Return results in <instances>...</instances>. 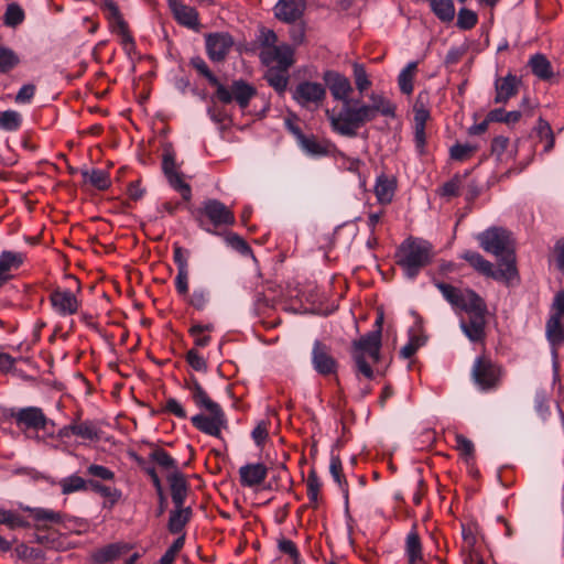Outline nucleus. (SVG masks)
<instances>
[{"mask_svg": "<svg viewBox=\"0 0 564 564\" xmlns=\"http://www.w3.org/2000/svg\"><path fill=\"white\" fill-rule=\"evenodd\" d=\"M371 104L356 102L343 105L340 111L326 109L325 113L334 132L348 138L357 135L358 130L378 116L394 118L397 106L383 94L371 93Z\"/></svg>", "mask_w": 564, "mask_h": 564, "instance_id": "f257e3e1", "label": "nucleus"}, {"mask_svg": "<svg viewBox=\"0 0 564 564\" xmlns=\"http://www.w3.org/2000/svg\"><path fill=\"white\" fill-rule=\"evenodd\" d=\"M433 246L421 238H408L398 248L397 264L409 279H414L420 271L431 263L433 259Z\"/></svg>", "mask_w": 564, "mask_h": 564, "instance_id": "f03ea898", "label": "nucleus"}, {"mask_svg": "<svg viewBox=\"0 0 564 564\" xmlns=\"http://www.w3.org/2000/svg\"><path fill=\"white\" fill-rule=\"evenodd\" d=\"M381 346L379 332H369L352 341L351 357L357 375H361L368 380L373 378L372 366L380 361Z\"/></svg>", "mask_w": 564, "mask_h": 564, "instance_id": "7ed1b4c3", "label": "nucleus"}, {"mask_svg": "<svg viewBox=\"0 0 564 564\" xmlns=\"http://www.w3.org/2000/svg\"><path fill=\"white\" fill-rule=\"evenodd\" d=\"M205 219L215 228L231 226L236 221L234 213L224 203L214 198L203 202L202 207L196 212V220L199 227L214 234L215 231L206 226Z\"/></svg>", "mask_w": 564, "mask_h": 564, "instance_id": "20e7f679", "label": "nucleus"}, {"mask_svg": "<svg viewBox=\"0 0 564 564\" xmlns=\"http://www.w3.org/2000/svg\"><path fill=\"white\" fill-rule=\"evenodd\" d=\"M553 313L549 317L545 325L546 339L552 347V356L557 358V349L564 343V325L562 318L564 316V291H558L552 303Z\"/></svg>", "mask_w": 564, "mask_h": 564, "instance_id": "39448f33", "label": "nucleus"}, {"mask_svg": "<svg viewBox=\"0 0 564 564\" xmlns=\"http://www.w3.org/2000/svg\"><path fill=\"white\" fill-rule=\"evenodd\" d=\"M501 373V368L486 356L477 357L471 369L473 380L482 391L496 389Z\"/></svg>", "mask_w": 564, "mask_h": 564, "instance_id": "423d86ee", "label": "nucleus"}, {"mask_svg": "<svg viewBox=\"0 0 564 564\" xmlns=\"http://www.w3.org/2000/svg\"><path fill=\"white\" fill-rule=\"evenodd\" d=\"M17 426L24 433L28 431L36 432L35 438L41 440L37 432L47 431L50 426H54V422L50 420L41 408L26 406L18 410L12 414Z\"/></svg>", "mask_w": 564, "mask_h": 564, "instance_id": "0eeeda50", "label": "nucleus"}, {"mask_svg": "<svg viewBox=\"0 0 564 564\" xmlns=\"http://www.w3.org/2000/svg\"><path fill=\"white\" fill-rule=\"evenodd\" d=\"M256 94L257 89L242 79L234 80L230 87L220 83L216 88V97L220 102L230 104L236 101L242 110L249 106Z\"/></svg>", "mask_w": 564, "mask_h": 564, "instance_id": "6e6552de", "label": "nucleus"}, {"mask_svg": "<svg viewBox=\"0 0 564 564\" xmlns=\"http://www.w3.org/2000/svg\"><path fill=\"white\" fill-rule=\"evenodd\" d=\"M292 97L301 107L316 109L326 98V87L317 82L303 80L295 86Z\"/></svg>", "mask_w": 564, "mask_h": 564, "instance_id": "1a4fd4ad", "label": "nucleus"}, {"mask_svg": "<svg viewBox=\"0 0 564 564\" xmlns=\"http://www.w3.org/2000/svg\"><path fill=\"white\" fill-rule=\"evenodd\" d=\"M313 369L323 377L336 376L339 364L332 352V347L322 340H315L311 357Z\"/></svg>", "mask_w": 564, "mask_h": 564, "instance_id": "9d476101", "label": "nucleus"}, {"mask_svg": "<svg viewBox=\"0 0 564 564\" xmlns=\"http://www.w3.org/2000/svg\"><path fill=\"white\" fill-rule=\"evenodd\" d=\"M480 247L489 253L497 257L506 253L510 254L511 238L510 234L501 228H490L477 237Z\"/></svg>", "mask_w": 564, "mask_h": 564, "instance_id": "9b49d317", "label": "nucleus"}, {"mask_svg": "<svg viewBox=\"0 0 564 564\" xmlns=\"http://www.w3.org/2000/svg\"><path fill=\"white\" fill-rule=\"evenodd\" d=\"M162 170L170 186L178 192L185 202H189L192 198L191 185L185 182L183 174L178 172L173 153L165 152L163 154Z\"/></svg>", "mask_w": 564, "mask_h": 564, "instance_id": "f8f14e48", "label": "nucleus"}, {"mask_svg": "<svg viewBox=\"0 0 564 564\" xmlns=\"http://www.w3.org/2000/svg\"><path fill=\"white\" fill-rule=\"evenodd\" d=\"M208 413V415L196 414L191 417V422L202 433L220 438L221 431L228 427L226 414L223 409Z\"/></svg>", "mask_w": 564, "mask_h": 564, "instance_id": "ddd939ff", "label": "nucleus"}, {"mask_svg": "<svg viewBox=\"0 0 564 564\" xmlns=\"http://www.w3.org/2000/svg\"><path fill=\"white\" fill-rule=\"evenodd\" d=\"M206 52L213 62H223L234 45L232 36L227 32L205 35Z\"/></svg>", "mask_w": 564, "mask_h": 564, "instance_id": "4468645a", "label": "nucleus"}, {"mask_svg": "<svg viewBox=\"0 0 564 564\" xmlns=\"http://www.w3.org/2000/svg\"><path fill=\"white\" fill-rule=\"evenodd\" d=\"M323 80L335 100L341 101L343 105L350 104L352 86L346 76L335 70H326L323 74Z\"/></svg>", "mask_w": 564, "mask_h": 564, "instance_id": "2eb2a0df", "label": "nucleus"}, {"mask_svg": "<svg viewBox=\"0 0 564 564\" xmlns=\"http://www.w3.org/2000/svg\"><path fill=\"white\" fill-rule=\"evenodd\" d=\"M52 308L59 316H70L78 312L80 301L69 290L56 289L50 294Z\"/></svg>", "mask_w": 564, "mask_h": 564, "instance_id": "dca6fc26", "label": "nucleus"}, {"mask_svg": "<svg viewBox=\"0 0 564 564\" xmlns=\"http://www.w3.org/2000/svg\"><path fill=\"white\" fill-rule=\"evenodd\" d=\"M26 253L22 251L3 250L0 253V288L14 278L25 262Z\"/></svg>", "mask_w": 564, "mask_h": 564, "instance_id": "f3484780", "label": "nucleus"}, {"mask_svg": "<svg viewBox=\"0 0 564 564\" xmlns=\"http://www.w3.org/2000/svg\"><path fill=\"white\" fill-rule=\"evenodd\" d=\"M463 545L462 550L466 554V564H485L478 546L477 528L473 524L462 525Z\"/></svg>", "mask_w": 564, "mask_h": 564, "instance_id": "a211bd4d", "label": "nucleus"}, {"mask_svg": "<svg viewBox=\"0 0 564 564\" xmlns=\"http://www.w3.org/2000/svg\"><path fill=\"white\" fill-rule=\"evenodd\" d=\"M306 0H279L274 7V17L288 24L302 19Z\"/></svg>", "mask_w": 564, "mask_h": 564, "instance_id": "6ab92c4d", "label": "nucleus"}, {"mask_svg": "<svg viewBox=\"0 0 564 564\" xmlns=\"http://www.w3.org/2000/svg\"><path fill=\"white\" fill-rule=\"evenodd\" d=\"M131 545L124 542H116L95 549L89 554L94 564H108L117 561L131 550Z\"/></svg>", "mask_w": 564, "mask_h": 564, "instance_id": "aec40b11", "label": "nucleus"}, {"mask_svg": "<svg viewBox=\"0 0 564 564\" xmlns=\"http://www.w3.org/2000/svg\"><path fill=\"white\" fill-rule=\"evenodd\" d=\"M521 85V79L509 73L503 77H497L495 80V98L496 104H507L512 97H514Z\"/></svg>", "mask_w": 564, "mask_h": 564, "instance_id": "412c9836", "label": "nucleus"}, {"mask_svg": "<svg viewBox=\"0 0 564 564\" xmlns=\"http://www.w3.org/2000/svg\"><path fill=\"white\" fill-rule=\"evenodd\" d=\"M268 476V467L262 463L246 464L239 468V481L242 487L260 486Z\"/></svg>", "mask_w": 564, "mask_h": 564, "instance_id": "4be33fe9", "label": "nucleus"}, {"mask_svg": "<svg viewBox=\"0 0 564 564\" xmlns=\"http://www.w3.org/2000/svg\"><path fill=\"white\" fill-rule=\"evenodd\" d=\"M267 63H275V68L288 70L294 64V48L289 44L273 46L262 53Z\"/></svg>", "mask_w": 564, "mask_h": 564, "instance_id": "5701e85b", "label": "nucleus"}, {"mask_svg": "<svg viewBox=\"0 0 564 564\" xmlns=\"http://www.w3.org/2000/svg\"><path fill=\"white\" fill-rule=\"evenodd\" d=\"M167 4L180 24L189 29L198 25V12L194 8L184 4L181 0H167Z\"/></svg>", "mask_w": 564, "mask_h": 564, "instance_id": "b1692460", "label": "nucleus"}, {"mask_svg": "<svg viewBox=\"0 0 564 564\" xmlns=\"http://www.w3.org/2000/svg\"><path fill=\"white\" fill-rule=\"evenodd\" d=\"M460 328L470 341H482L486 337V314L469 315L468 321L460 322Z\"/></svg>", "mask_w": 564, "mask_h": 564, "instance_id": "393cba45", "label": "nucleus"}, {"mask_svg": "<svg viewBox=\"0 0 564 564\" xmlns=\"http://www.w3.org/2000/svg\"><path fill=\"white\" fill-rule=\"evenodd\" d=\"M167 481L174 507L180 508L184 506L189 489L185 476L180 471H174L169 475Z\"/></svg>", "mask_w": 564, "mask_h": 564, "instance_id": "a878e982", "label": "nucleus"}, {"mask_svg": "<svg viewBox=\"0 0 564 564\" xmlns=\"http://www.w3.org/2000/svg\"><path fill=\"white\" fill-rule=\"evenodd\" d=\"M404 549L409 564H420L423 562V547L416 524H413L408 533Z\"/></svg>", "mask_w": 564, "mask_h": 564, "instance_id": "bb28decb", "label": "nucleus"}, {"mask_svg": "<svg viewBox=\"0 0 564 564\" xmlns=\"http://www.w3.org/2000/svg\"><path fill=\"white\" fill-rule=\"evenodd\" d=\"M397 189V181L394 177H390L386 174H380L377 177L376 186H375V194L377 197V200L380 204H389L392 202L394 193Z\"/></svg>", "mask_w": 564, "mask_h": 564, "instance_id": "cd10ccee", "label": "nucleus"}, {"mask_svg": "<svg viewBox=\"0 0 564 564\" xmlns=\"http://www.w3.org/2000/svg\"><path fill=\"white\" fill-rule=\"evenodd\" d=\"M459 310L465 311L468 315L487 314L485 301L470 289H465Z\"/></svg>", "mask_w": 564, "mask_h": 564, "instance_id": "c85d7f7f", "label": "nucleus"}, {"mask_svg": "<svg viewBox=\"0 0 564 564\" xmlns=\"http://www.w3.org/2000/svg\"><path fill=\"white\" fill-rule=\"evenodd\" d=\"M192 509L189 507H180L171 511L167 529L172 534L182 533L185 525L189 522Z\"/></svg>", "mask_w": 564, "mask_h": 564, "instance_id": "c756f323", "label": "nucleus"}, {"mask_svg": "<svg viewBox=\"0 0 564 564\" xmlns=\"http://www.w3.org/2000/svg\"><path fill=\"white\" fill-rule=\"evenodd\" d=\"M297 144L304 153L311 156H324L329 152L328 143L319 140L314 134H305L304 139H302Z\"/></svg>", "mask_w": 564, "mask_h": 564, "instance_id": "7c9ffc66", "label": "nucleus"}, {"mask_svg": "<svg viewBox=\"0 0 564 564\" xmlns=\"http://www.w3.org/2000/svg\"><path fill=\"white\" fill-rule=\"evenodd\" d=\"M188 389L192 393L194 403L198 408L204 409L207 412L221 409V406L217 402L213 401L209 398V395L198 381H193L188 386Z\"/></svg>", "mask_w": 564, "mask_h": 564, "instance_id": "2f4dec72", "label": "nucleus"}, {"mask_svg": "<svg viewBox=\"0 0 564 564\" xmlns=\"http://www.w3.org/2000/svg\"><path fill=\"white\" fill-rule=\"evenodd\" d=\"M430 9L443 23H451L455 18L456 10L453 0H434Z\"/></svg>", "mask_w": 564, "mask_h": 564, "instance_id": "473e14b6", "label": "nucleus"}, {"mask_svg": "<svg viewBox=\"0 0 564 564\" xmlns=\"http://www.w3.org/2000/svg\"><path fill=\"white\" fill-rule=\"evenodd\" d=\"M488 278H492L497 281H503L508 284L517 279L518 270L512 253L506 256L505 262L500 269L495 270L492 268V274H489Z\"/></svg>", "mask_w": 564, "mask_h": 564, "instance_id": "72a5a7b5", "label": "nucleus"}, {"mask_svg": "<svg viewBox=\"0 0 564 564\" xmlns=\"http://www.w3.org/2000/svg\"><path fill=\"white\" fill-rule=\"evenodd\" d=\"M460 258L466 260L478 273L485 276L492 274V263L486 260L480 253L471 250H466L460 254Z\"/></svg>", "mask_w": 564, "mask_h": 564, "instance_id": "f704fd0d", "label": "nucleus"}, {"mask_svg": "<svg viewBox=\"0 0 564 564\" xmlns=\"http://www.w3.org/2000/svg\"><path fill=\"white\" fill-rule=\"evenodd\" d=\"M532 73L542 80L553 76L551 63L543 54H535L529 61Z\"/></svg>", "mask_w": 564, "mask_h": 564, "instance_id": "c9c22d12", "label": "nucleus"}, {"mask_svg": "<svg viewBox=\"0 0 564 564\" xmlns=\"http://www.w3.org/2000/svg\"><path fill=\"white\" fill-rule=\"evenodd\" d=\"M435 286L453 307L459 308L465 290H460L445 282H435Z\"/></svg>", "mask_w": 564, "mask_h": 564, "instance_id": "e433bc0d", "label": "nucleus"}, {"mask_svg": "<svg viewBox=\"0 0 564 564\" xmlns=\"http://www.w3.org/2000/svg\"><path fill=\"white\" fill-rule=\"evenodd\" d=\"M83 176L86 182L90 183L99 191H105L111 185L109 173L104 170L93 169L90 171H84Z\"/></svg>", "mask_w": 564, "mask_h": 564, "instance_id": "4c0bfd02", "label": "nucleus"}, {"mask_svg": "<svg viewBox=\"0 0 564 564\" xmlns=\"http://www.w3.org/2000/svg\"><path fill=\"white\" fill-rule=\"evenodd\" d=\"M265 79L271 87L279 94H282L285 91L289 83L288 70L271 67L265 74Z\"/></svg>", "mask_w": 564, "mask_h": 564, "instance_id": "58836bf2", "label": "nucleus"}, {"mask_svg": "<svg viewBox=\"0 0 564 564\" xmlns=\"http://www.w3.org/2000/svg\"><path fill=\"white\" fill-rule=\"evenodd\" d=\"M417 63H409L399 74L398 84L400 90L405 95H411L413 91V79L416 73Z\"/></svg>", "mask_w": 564, "mask_h": 564, "instance_id": "ea45409f", "label": "nucleus"}, {"mask_svg": "<svg viewBox=\"0 0 564 564\" xmlns=\"http://www.w3.org/2000/svg\"><path fill=\"white\" fill-rule=\"evenodd\" d=\"M88 481L78 475H70L62 478L58 481L63 495H70L77 491H85L87 489Z\"/></svg>", "mask_w": 564, "mask_h": 564, "instance_id": "a19ab883", "label": "nucleus"}, {"mask_svg": "<svg viewBox=\"0 0 564 564\" xmlns=\"http://www.w3.org/2000/svg\"><path fill=\"white\" fill-rule=\"evenodd\" d=\"M21 59L20 56L10 47L3 46L0 48V73L8 74L13 70Z\"/></svg>", "mask_w": 564, "mask_h": 564, "instance_id": "79ce46f5", "label": "nucleus"}, {"mask_svg": "<svg viewBox=\"0 0 564 564\" xmlns=\"http://www.w3.org/2000/svg\"><path fill=\"white\" fill-rule=\"evenodd\" d=\"M88 484L94 492L99 494L101 497L109 500L110 507L116 505L122 496L121 490L116 487H109L94 480H89Z\"/></svg>", "mask_w": 564, "mask_h": 564, "instance_id": "37998d69", "label": "nucleus"}, {"mask_svg": "<svg viewBox=\"0 0 564 564\" xmlns=\"http://www.w3.org/2000/svg\"><path fill=\"white\" fill-rule=\"evenodd\" d=\"M22 124V116L17 110L0 112V129L4 131H17Z\"/></svg>", "mask_w": 564, "mask_h": 564, "instance_id": "c03bdc74", "label": "nucleus"}, {"mask_svg": "<svg viewBox=\"0 0 564 564\" xmlns=\"http://www.w3.org/2000/svg\"><path fill=\"white\" fill-rule=\"evenodd\" d=\"M74 436L94 441L98 438V427L97 425L91 421H74Z\"/></svg>", "mask_w": 564, "mask_h": 564, "instance_id": "a18cd8bd", "label": "nucleus"}, {"mask_svg": "<svg viewBox=\"0 0 564 564\" xmlns=\"http://www.w3.org/2000/svg\"><path fill=\"white\" fill-rule=\"evenodd\" d=\"M150 459L161 466L163 469L178 471L177 462L163 448H155L150 454Z\"/></svg>", "mask_w": 564, "mask_h": 564, "instance_id": "49530a36", "label": "nucleus"}, {"mask_svg": "<svg viewBox=\"0 0 564 564\" xmlns=\"http://www.w3.org/2000/svg\"><path fill=\"white\" fill-rule=\"evenodd\" d=\"M213 325L195 324L188 329L189 335L194 338V344L197 347H206L210 343V336L206 333L213 330Z\"/></svg>", "mask_w": 564, "mask_h": 564, "instance_id": "de8ad7c7", "label": "nucleus"}, {"mask_svg": "<svg viewBox=\"0 0 564 564\" xmlns=\"http://www.w3.org/2000/svg\"><path fill=\"white\" fill-rule=\"evenodd\" d=\"M26 510L32 514L33 519L37 522L48 521L53 523H59L63 520V514L61 512L51 509L26 508Z\"/></svg>", "mask_w": 564, "mask_h": 564, "instance_id": "09e8293b", "label": "nucleus"}, {"mask_svg": "<svg viewBox=\"0 0 564 564\" xmlns=\"http://www.w3.org/2000/svg\"><path fill=\"white\" fill-rule=\"evenodd\" d=\"M455 448L459 453V455L467 462H471L475 457V446L474 443L464 436L463 434H456L455 436Z\"/></svg>", "mask_w": 564, "mask_h": 564, "instance_id": "8fccbe9b", "label": "nucleus"}, {"mask_svg": "<svg viewBox=\"0 0 564 564\" xmlns=\"http://www.w3.org/2000/svg\"><path fill=\"white\" fill-rule=\"evenodd\" d=\"M468 175V172L462 174H455L448 182L440 188V195L443 197H456L459 195V189L463 180Z\"/></svg>", "mask_w": 564, "mask_h": 564, "instance_id": "3c124183", "label": "nucleus"}, {"mask_svg": "<svg viewBox=\"0 0 564 564\" xmlns=\"http://www.w3.org/2000/svg\"><path fill=\"white\" fill-rule=\"evenodd\" d=\"M189 64L199 75L205 77L212 86H214L215 88L218 87L220 82L212 73V70L209 69L208 65L206 64V62L202 57H199V56L193 57L191 59Z\"/></svg>", "mask_w": 564, "mask_h": 564, "instance_id": "603ef678", "label": "nucleus"}, {"mask_svg": "<svg viewBox=\"0 0 564 564\" xmlns=\"http://www.w3.org/2000/svg\"><path fill=\"white\" fill-rule=\"evenodd\" d=\"M24 11L17 3H11L7 7L3 21L4 24L11 28H15L24 21Z\"/></svg>", "mask_w": 564, "mask_h": 564, "instance_id": "864d4df0", "label": "nucleus"}, {"mask_svg": "<svg viewBox=\"0 0 564 564\" xmlns=\"http://www.w3.org/2000/svg\"><path fill=\"white\" fill-rule=\"evenodd\" d=\"M522 117L518 110L505 111V109H494L488 113V120L503 123H516Z\"/></svg>", "mask_w": 564, "mask_h": 564, "instance_id": "5fc2aeb1", "label": "nucleus"}, {"mask_svg": "<svg viewBox=\"0 0 564 564\" xmlns=\"http://www.w3.org/2000/svg\"><path fill=\"white\" fill-rule=\"evenodd\" d=\"M535 130L540 139L547 138V143L544 144V152L549 153L552 151L555 144V137L550 123L539 118Z\"/></svg>", "mask_w": 564, "mask_h": 564, "instance_id": "6e6d98bb", "label": "nucleus"}, {"mask_svg": "<svg viewBox=\"0 0 564 564\" xmlns=\"http://www.w3.org/2000/svg\"><path fill=\"white\" fill-rule=\"evenodd\" d=\"M0 524H6L10 529L25 528L29 523L17 512L0 509Z\"/></svg>", "mask_w": 564, "mask_h": 564, "instance_id": "4d7b16f0", "label": "nucleus"}, {"mask_svg": "<svg viewBox=\"0 0 564 564\" xmlns=\"http://www.w3.org/2000/svg\"><path fill=\"white\" fill-rule=\"evenodd\" d=\"M478 22V15L475 11L467 8H462L457 14L456 25L460 30H470Z\"/></svg>", "mask_w": 564, "mask_h": 564, "instance_id": "13d9d810", "label": "nucleus"}, {"mask_svg": "<svg viewBox=\"0 0 564 564\" xmlns=\"http://www.w3.org/2000/svg\"><path fill=\"white\" fill-rule=\"evenodd\" d=\"M189 305L196 310H204L209 301V292L204 288H198L192 294L185 296Z\"/></svg>", "mask_w": 564, "mask_h": 564, "instance_id": "bf43d9fd", "label": "nucleus"}, {"mask_svg": "<svg viewBox=\"0 0 564 564\" xmlns=\"http://www.w3.org/2000/svg\"><path fill=\"white\" fill-rule=\"evenodd\" d=\"M355 84L359 93L366 91L371 86L366 68L362 64L355 63L352 66Z\"/></svg>", "mask_w": 564, "mask_h": 564, "instance_id": "052dcab7", "label": "nucleus"}, {"mask_svg": "<svg viewBox=\"0 0 564 564\" xmlns=\"http://www.w3.org/2000/svg\"><path fill=\"white\" fill-rule=\"evenodd\" d=\"M476 151L477 148L471 144L456 143L451 148V158L456 161H465L469 159Z\"/></svg>", "mask_w": 564, "mask_h": 564, "instance_id": "680f3d73", "label": "nucleus"}, {"mask_svg": "<svg viewBox=\"0 0 564 564\" xmlns=\"http://www.w3.org/2000/svg\"><path fill=\"white\" fill-rule=\"evenodd\" d=\"M307 497L311 502L317 503L322 484L314 471H311L306 479Z\"/></svg>", "mask_w": 564, "mask_h": 564, "instance_id": "e2e57ef3", "label": "nucleus"}, {"mask_svg": "<svg viewBox=\"0 0 564 564\" xmlns=\"http://www.w3.org/2000/svg\"><path fill=\"white\" fill-rule=\"evenodd\" d=\"M278 549L280 552L288 554L294 561V564L300 562V552L293 541L281 538L278 540Z\"/></svg>", "mask_w": 564, "mask_h": 564, "instance_id": "0e129e2a", "label": "nucleus"}, {"mask_svg": "<svg viewBox=\"0 0 564 564\" xmlns=\"http://www.w3.org/2000/svg\"><path fill=\"white\" fill-rule=\"evenodd\" d=\"M189 251L181 247L178 243L173 245V260L177 267V271L188 270Z\"/></svg>", "mask_w": 564, "mask_h": 564, "instance_id": "69168bd1", "label": "nucleus"}, {"mask_svg": "<svg viewBox=\"0 0 564 564\" xmlns=\"http://www.w3.org/2000/svg\"><path fill=\"white\" fill-rule=\"evenodd\" d=\"M269 426L270 423L268 421H260L257 426L253 429L251 436L258 447H262L269 436Z\"/></svg>", "mask_w": 564, "mask_h": 564, "instance_id": "338daca9", "label": "nucleus"}, {"mask_svg": "<svg viewBox=\"0 0 564 564\" xmlns=\"http://www.w3.org/2000/svg\"><path fill=\"white\" fill-rule=\"evenodd\" d=\"M86 473L95 478L110 481L115 479V473L102 465L91 464L87 467Z\"/></svg>", "mask_w": 564, "mask_h": 564, "instance_id": "774afa93", "label": "nucleus"}]
</instances>
